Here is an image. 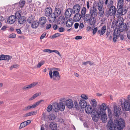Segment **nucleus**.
<instances>
[{
	"label": "nucleus",
	"instance_id": "f257e3e1",
	"mask_svg": "<svg viewBox=\"0 0 130 130\" xmlns=\"http://www.w3.org/2000/svg\"><path fill=\"white\" fill-rule=\"evenodd\" d=\"M115 125H117V127L113 126V121L110 119L108 122L107 127L110 130H123L122 129L125 127V122L124 120L121 118L118 120H115Z\"/></svg>",
	"mask_w": 130,
	"mask_h": 130
},
{
	"label": "nucleus",
	"instance_id": "f03ea898",
	"mask_svg": "<svg viewBox=\"0 0 130 130\" xmlns=\"http://www.w3.org/2000/svg\"><path fill=\"white\" fill-rule=\"evenodd\" d=\"M117 8L118 9L117 12V17H119L125 14L128 8L126 6H123L124 0H117Z\"/></svg>",
	"mask_w": 130,
	"mask_h": 130
},
{
	"label": "nucleus",
	"instance_id": "7ed1b4c3",
	"mask_svg": "<svg viewBox=\"0 0 130 130\" xmlns=\"http://www.w3.org/2000/svg\"><path fill=\"white\" fill-rule=\"evenodd\" d=\"M104 0V5L107 8H109L108 10V14L110 16H115L117 11V9L115 6L113 5V2L112 0Z\"/></svg>",
	"mask_w": 130,
	"mask_h": 130
},
{
	"label": "nucleus",
	"instance_id": "20e7f679",
	"mask_svg": "<svg viewBox=\"0 0 130 130\" xmlns=\"http://www.w3.org/2000/svg\"><path fill=\"white\" fill-rule=\"evenodd\" d=\"M86 112L88 114H91L92 119L95 122H97L96 114V111L93 110L92 107L89 104H88L85 108Z\"/></svg>",
	"mask_w": 130,
	"mask_h": 130
},
{
	"label": "nucleus",
	"instance_id": "39448f33",
	"mask_svg": "<svg viewBox=\"0 0 130 130\" xmlns=\"http://www.w3.org/2000/svg\"><path fill=\"white\" fill-rule=\"evenodd\" d=\"M57 70V69L53 68H52L49 72V75L50 78L54 80L58 81L60 79V75L59 72L57 71L53 70Z\"/></svg>",
	"mask_w": 130,
	"mask_h": 130
},
{
	"label": "nucleus",
	"instance_id": "423d86ee",
	"mask_svg": "<svg viewBox=\"0 0 130 130\" xmlns=\"http://www.w3.org/2000/svg\"><path fill=\"white\" fill-rule=\"evenodd\" d=\"M108 106H106L105 103L102 104L101 105H99L97 111H96V117L97 121L99 119L101 114L103 113H106L105 111L106 110Z\"/></svg>",
	"mask_w": 130,
	"mask_h": 130
},
{
	"label": "nucleus",
	"instance_id": "0eeeda50",
	"mask_svg": "<svg viewBox=\"0 0 130 130\" xmlns=\"http://www.w3.org/2000/svg\"><path fill=\"white\" fill-rule=\"evenodd\" d=\"M127 99V100H124L123 105L122 104V107L123 109L128 111L130 109V95L128 96Z\"/></svg>",
	"mask_w": 130,
	"mask_h": 130
},
{
	"label": "nucleus",
	"instance_id": "6e6552de",
	"mask_svg": "<svg viewBox=\"0 0 130 130\" xmlns=\"http://www.w3.org/2000/svg\"><path fill=\"white\" fill-rule=\"evenodd\" d=\"M65 105L64 104L61 102L58 103L57 104V106H54V108H53V109L54 111L57 112L58 110L60 111H63L65 109Z\"/></svg>",
	"mask_w": 130,
	"mask_h": 130
},
{
	"label": "nucleus",
	"instance_id": "1a4fd4ad",
	"mask_svg": "<svg viewBox=\"0 0 130 130\" xmlns=\"http://www.w3.org/2000/svg\"><path fill=\"white\" fill-rule=\"evenodd\" d=\"M39 24L41 25V27L43 28L45 27L44 25L47 21L46 19L44 17H42L39 19Z\"/></svg>",
	"mask_w": 130,
	"mask_h": 130
},
{
	"label": "nucleus",
	"instance_id": "9d476101",
	"mask_svg": "<svg viewBox=\"0 0 130 130\" xmlns=\"http://www.w3.org/2000/svg\"><path fill=\"white\" fill-rule=\"evenodd\" d=\"M66 105L67 107L69 108H72L74 106L72 100L70 99H69L66 100Z\"/></svg>",
	"mask_w": 130,
	"mask_h": 130
},
{
	"label": "nucleus",
	"instance_id": "9b49d317",
	"mask_svg": "<svg viewBox=\"0 0 130 130\" xmlns=\"http://www.w3.org/2000/svg\"><path fill=\"white\" fill-rule=\"evenodd\" d=\"M120 32L118 31V29H115L113 38V40L114 42L116 41V39L120 36Z\"/></svg>",
	"mask_w": 130,
	"mask_h": 130
},
{
	"label": "nucleus",
	"instance_id": "f8f14e48",
	"mask_svg": "<svg viewBox=\"0 0 130 130\" xmlns=\"http://www.w3.org/2000/svg\"><path fill=\"white\" fill-rule=\"evenodd\" d=\"M16 18L14 15H11L9 17L7 22L8 23L11 24L14 23L16 21Z\"/></svg>",
	"mask_w": 130,
	"mask_h": 130
},
{
	"label": "nucleus",
	"instance_id": "ddd939ff",
	"mask_svg": "<svg viewBox=\"0 0 130 130\" xmlns=\"http://www.w3.org/2000/svg\"><path fill=\"white\" fill-rule=\"evenodd\" d=\"M80 7L78 5H75L72 9V12L73 14L78 13L80 11Z\"/></svg>",
	"mask_w": 130,
	"mask_h": 130
},
{
	"label": "nucleus",
	"instance_id": "4468645a",
	"mask_svg": "<svg viewBox=\"0 0 130 130\" xmlns=\"http://www.w3.org/2000/svg\"><path fill=\"white\" fill-rule=\"evenodd\" d=\"M72 9L71 8H69L66 11L65 13V16L66 18H69L71 16V14L73 13L72 12Z\"/></svg>",
	"mask_w": 130,
	"mask_h": 130
},
{
	"label": "nucleus",
	"instance_id": "2eb2a0df",
	"mask_svg": "<svg viewBox=\"0 0 130 130\" xmlns=\"http://www.w3.org/2000/svg\"><path fill=\"white\" fill-rule=\"evenodd\" d=\"M113 108L114 114L117 117L121 111V108L119 106L116 105L114 106Z\"/></svg>",
	"mask_w": 130,
	"mask_h": 130
},
{
	"label": "nucleus",
	"instance_id": "dca6fc26",
	"mask_svg": "<svg viewBox=\"0 0 130 130\" xmlns=\"http://www.w3.org/2000/svg\"><path fill=\"white\" fill-rule=\"evenodd\" d=\"M44 15L46 17H48L50 16L52 12V9L51 7H46L44 10Z\"/></svg>",
	"mask_w": 130,
	"mask_h": 130
},
{
	"label": "nucleus",
	"instance_id": "f3484780",
	"mask_svg": "<svg viewBox=\"0 0 130 130\" xmlns=\"http://www.w3.org/2000/svg\"><path fill=\"white\" fill-rule=\"evenodd\" d=\"M56 15L54 13H51L48 17V20L50 23H52L56 19Z\"/></svg>",
	"mask_w": 130,
	"mask_h": 130
},
{
	"label": "nucleus",
	"instance_id": "a211bd4d",
	"mask_svg": "<svg viewBox=\"0 0 130 130\" xmlns=\"http://www.w3.org/2000/svg\"><path fill=\"white\" fill-rule=\"evenodd\" d=\"M119 27L118 31L119 32H123L124 31H125L126 29V24L125 23H123L122 24L118 26Z\"/></svg>",
	"mask_w": 130,
	"mask_h": 130
},
{
	"label": "nucleus",
	"instance_id": "6ab92c4d",
	"mask_svg": "<svg viewBox=\"0 0 130 130\" xmlns=\"http://www.w3.org/2000/svg\"><path fill=\"white\" fill-rule=\"evenodd\" d=\"M90 13L91 17H95L98 14V10L97 9H91L90 10Z\"/></svg>",
	"mask_w": 130,
	"mask_h": 130
},
{
	"label": "nucleus",
	"instance_id": "aec40b11",
	"mask_svg": "<svg viewBox=\"0 0 130 130\" xmlns=\"http://www.w3.org/2000/svg\"><path fill=\"white\" fill-rule=\"evenodd\" d=\"M62 11V10L60 8L56 6L55 9L54 13L56 17H58L60 15Z\"/></svg>",
	"mask_w": 130,
	"mask_h": 130
},
{
	"label": "nucleus",
	"instance_id": "412c9836",
	"mask_svg": "<svg viewBox=\"0 0 130 130\" xmlns=\"http://www.w3.org/2000/svg\"><path fill=\"white\" fill-rule=\"evenodd\" d=\"M65 18L64 16H61L58 18L57 23V24H62L64 22Z\"/></svg>",
	"mask_w": 130,
	"mask_h": 130
},
{
	"label": "nucleus",
	"instance_id": "4be33fe9",
	"mask_svg": "<svg viewBox=\"0 0 130 130\" xmlns=\"http://www.w3.org/2000/svg\"><path fill=\"white\" fill-rule=\"evenodd\" d=\"M101 120L103 122L105 123L107 120V115L106 113H103L101 114Z\"/></svg>",
	"mask_w": 130,
	"mask_h": 130
},
{
	"label": "nucleus",
	"instance_id": "5701e85b",
	"mask_svg": "<svg viewBox=\"0 0 130 130\" xmlns=\"http://www.w3.org/2000/svg\"><path fill=\"white\" fill-rule=\"evenodd\" d=\"M90 102L91 105L93 107L95 108L96 107L97 103L96 100L93 99H90Z\"/></svg>",
	"mask_w": 130,
	"mask_h": 130
},
{
	"label": "nucleus",
	"instance_id": "b1692460",
	"mask_svg": "<svg viewBox=\"0 0 130 130\" xmlns=\"http://www.w3.org/2000/svg\"><path fill=\"white\" fill-rule=\"evenodd\" d=\"M106 27L105 26H103L101 30L98 31L97 33L98 34H100V36L103 35L105 32L106 30Z\"/></svg>",
	"mask_w": 130,
	"mask_h": 130
},
{
	"label": "nucleus",
	"instance_id": "393cba45",
	"mask_svg": "<svg viewBox=\"0 0 130 130\" xmlns=\"http://www.w3.org/2000/svg\"><path fill=\"white\" fill-rule=\"evenodd\" d=\"M37 113V111H31L26 113L24 114L23 116L24 117H27L35 115Z\"/></svg>",
	"mask_w": 130,
	"mask_h": 130
},
{
	"label": "nucleus",
	"instance_id": "a878e982",
	"mask_svg": "<svg viewBox=\"0 0 130 130\" xmlns=\"http://www.w3.org/2000/svg\"><path fill=\"white\" fill-rule=\"evenodd\" d=\"M81 18V15L79 13H76L74 17V21L76 22L79 21Z\"/></svg>",
	"mask_w": 130,
	"mask_h": 130
},
{
	"label": "nucleus",
	"instance_id": "bb28decb",
	"mask_svg": "<svg viewBox=\"0 0 130 130\" xmlns=\"http://www.w3.org/2000/svg\"><path fill=\"white\" fill-rule=\"evenodd\" d=\"M39 24V23L38 21H33L31 23V27L33 28H36L38 26Z\"/></svg>",
	"mask_w": 130,
	"mask_h": 130
},
{
	"label": "nucleus",
	"instance_id": "cd10ccee",
	"mask_svg": "<svg viewBox=\"0 0 130 130\" xmlns=\"http://www.w3.org/2000/svg\"><path fill=\"white\" fill-rule=\"evenodd\" d=\"M121 16L119 17V18L117 20V21L116 25L117 26H119L121 24H122L123 23H124L123 22V19L122 17H120ZM117 18H118L117 17Z\"/></svg>",
	"mask_w": 130,
	"mask_h": 130
},
{
	"label": "nucleus",
	"instance_id": "c85d7f7f",
	"mask_svg": "<svg viewBox=\"0 0 130 130\" xmlns=\"http://www.w3.org/2000/svg\"><path fill=\"white\" fill-rule=\"evenodd\" d=\"M73 23V22L72 19H69L67 21L66 25L67 27H70L71 26Z\"/></svg>",
	"mask_w": 130,
	"mask_h": 130
},
{
	"label": "nucleus",
	"instance_id": "c756f323",
	"mask_svg": "<svg viewBox=\"0 0 130 130\" xmlns=\"http://www.w3.org/2000/svg\"><path fill=\"white\" fill-rule=\"evenodd\" d=\"M18 22L20 24H22L26 22V18L23 16L18 19Z\"/></svg>",
	"mask_w": 130,
	"mask_h": 130
},
{
	"label": "nucleus",
	"instance_id": "7c9ffc66",
	"mask_svg": "<svg viewBox=\"0 0 130 130\" xmlns=\"http://www.w3.org/2000/svg\"><path fill=\"white\" fill-rule=\"evenodd\" d=\"M50 128L52 130H56L57 128V124L55 122H51L50 125Z\"/></svg>",
	"mask_w": 130,
	"mask_h": 130
},
{
	"label": "nucleus",
	"instance_id": "2f4dec72",
	"mask_svg": "<svg viewBox=\"0 0 130 130\" xmlns=\"http://www.w3.org/2000/svg\"><path fill=\"white\" fill-rule=\"evenodd\" d=\"M95 18L91 17V18L89 20V21L88 22H89L90 25H93L95 23L96 19Z\"/></svg>",
	"mask_w": 130,
	"mask_h": 130
},
{
	"label": "nucleus",
	"instance_id": "473e14b6",
	"mask_svg": "<svg viewBox=\"0 0 130 130\" xmlns=\"http://www.w3.org/2000/svg\"><path fill=\"white\" fill-rule=\"evenodd\" d=\"M98 15L100 17H103L104 15V8L98 9Z\"/></svg>",
	"mask_w": 130,
	"mask_h": 130
},
{
	"label": "nucleus",
	"instance_id": "72a5a7b5",
	"mask_svg": "<svg viewBox=\"0 0 130 130\" xmlns=\"http://www.w3.org/2000/svg\"><path fill=\"white\" fill-rule=\"evenodd\" d=\"M21 12L20 11H17L15 15V17L16 19H19L20 18L22 17L21 16Z\"/></svg>",
	"mask_w": 130,
	"mask_h": 130
},
{
	"label": "nucleus",
	"instance_id": "f704fd0d",
	"mask_svg": "<svg viewBox=\"0 0 130 130\" xmlns=\"http://www.w3.org/2000/svg\"><path fill=\"white\" fill-rule=\"evenodd\" d=\"M56 116L54 114H52L49 115L48 117V118L50 120H54L56 118Z\"/></svg>",
	"mask_w": 130,
	"mask_h": 130
},
{
	"label": "nucleus",
	"instance_id": "c9c22d12",
	"mask_svg": "<svg viewBox=\"0 0 130 130\" xmlns=\"http://www.w3.org/2000/svg\"><path fill=\"white\" fill-rule=\"evenodd\" d=\"M98 9L104 8L103 7V4L100 1H99L97 3Z\"/></svg>",
	"mask_w": 130,
	"mask_h": 130
},
{
	"label": "nucleus",
	"instance_id": "e433bc0d",
	"mask_svg": "<svg viewBox=\"0 0 130 130\" xmlns=\"http://www.w3.org/2000/svg\"><path fill=\"white\" fill-rule=\"evenodd\" d=\"M91 18L90 15L89 14H87L85 15L84 19L87 22H88L89 21V20Z\"/></svg>",
	"mask_w": 130,
	"mask_h": 130
},
{
	"label": "nucleus",
	"instance_id": "4c0bfd02",
	"mask_svg": "<svg viewBox=\"0 0 130 130\" xmlns=\"http://www.w3.org/2000/svg\"><path fill=\"white\" fill-rule=\"evenodd\" d=\"M35 108V107L33 104L31 106L28 105L23 110H24L26 111L29 110L31 108Z\"/></svg>",
	"mask_w": 130,
	"mask_h": 130
},
{
	"label": "nucleus",
	"instance_id": "58836bf2",
	"mask_svg": "<svg viewBox=\"0 0 130 130\" xmlns=\"http://www.w3.org/2000/svg\"><path fill=\"white\" fill-rule=\"evenodd\" d=\"M88 105L85 101L82 100V108H85Z\"/></svg>",
	"mask_w": 130,
	"mask_h": 130
},
{
	"label": "nucleus",
	"instance_id": "ea45409f",
	"mask_svg": "<svg viewBox=\"0 0 130 130\" xmlns=\"http://www.w3.org/2000/svg\"><path fill=\"white\" fill-rule=\"evenodd\" d=\"M39 94L38 93H37L35 94H34V95L33 96H32L29 99V100H32L35 99L37 97L39 96Z\"/></svg>",
	"mask_w": 130,
	"mask_h": 130
},
{
	"label": "nucleus",
	"instance_id": "a19ab883",
	"mask_svg": "<svg viewBox=\"0 0 130 130\" xmlns=\"http://www.w3.org/2000/svg\"><path fill=\"white\" fill-rule=\"evenodd\" d=\"M30 86V85H27L24 87L22 88V89L24 90H27L31 88Z\"/></svg>",
	"mask_w": 130,
	"mask_h": 130
},
{
	"label": "nucleus",
	"instance_id": "79ce46f5",
	"mask_svg": "<svg viewBox=\"0 0 130 130\" xmlns=\"http://www.w3.org/2000/svg\"><path fill=\"white\" fill-rule=\"evenodd\" d=\"M25 4L24 0H21L19 2L21 8H22L24 6Z\"/></svg>",
	"mask_w": 130,
	"mask_h": 130
},
{
	"label": "nucleus",
	"instance_id": "37998d69",
	"mask_svg": "<svg viewBox=\"0 0 130 130\" xmlns=\"http://www.w3.org/2000/svg\"><path fill=\"white\" fill-rule=\"evenodd\" d=\"M25 122H25V121H24V122H23L22 123H21L19 127L20 129L26 126V124Z\"/></svg>",
	"mask_w": 130,
	"mask_h": 130
},
{
	"label": "nucleus",
	"instance_id": "c03bdc74",
	"mask_svg": "<svg viewBox=\"0 0 130 130\" xmlns=\"http://www.w3.org/2000/svg\"><path fill=\"white\" fill-rule=\"evenodd\" d=\"M44 100H40L39 101L36 102L35 103H34V104H33L35 107V108L38 105H39L40 103L42 102H43Z\"/></svg>",
	"mask_w": 130,
	"mask_h": 130
},
{
	"label": "nucleus",
	"instance_id": "a18cd8bd",
	"mask_svg": "<svg viewBox=\"0 0 130 130\" xmlns=\"http://www.w3.org/2000/svg\"><path fill=\"white\" fill-rule=\"evenodd\" d=\"M39 84V83L38 82H36L30 84L31 87V88L34 87L35 86Z\"/></svg>",
	"mask_w": 130,
	"mask_h": 130
},
{
	"label": "nucleus",
	"instance_id": "49530a36",
	"mask_svg": "<svg viewBox=\"0 0 130 130\" xmlns=\"http://www.w3.org/2000/svg\"><path fill=\"white\" fill-rule=\"evenodd\" d=\"M52 105H49L47 108V111L48 112H49L52 110Z\"/></svg>",
	"mask_w": 130,
	"mask_h": 130
},
{
	"label": "nucleus",
	"instance_id": "de8ad7c7",
	"mask_svg": "<svg viewBox=\"0 0 130 130\" xmlns=\"http://www.w3.org/2000/svg\"><path fill=\"white\" fill-rule=\"evenodd\" d=\"M86 12V9L85 7H83L82 9V15H83L84 16Z\"/></svg>",
	"mask_w": 130,
	"mask_h": 130
},
{
	"label": "nucleus",
	"instance_id": "09e8293b",
	"mask_svg": "<svg viewBox=\"0 0 130 130\" xmlns=\"http://www.w3.org/2000/svg\"><path fill=\"white\" fill-rule=\"evenodd\" d=\"M88 96L85 94H82V99L83 100H87L88 99Z\"/></svg>",
	"mask_w": 130,
	"mask_h": 130
},
{
	"label": "nucleus",
	"instance_id": "8fccbe9b",
	"mask_svg": "<svg viewBox=\"0 0 130 130\" xmlns=\"http://www.w3.org/2000/svg\"><path fill=\"white\" fill-rule=\"evenodd\" d=\"M107 109L108 116L109 117H110L112 115V111L111 109L108 108V107H107Z\"/></svg>",
	"mask_w": 130,
	"mask_h": 130
},
{
	"label": "nucleus",
	"instance_id": "3c124183",
	"mask_svg": "<svg viewBox=\"0 0 130 130\" xmlns=\"http://www.w3.org/2000/svg\"><path fill=\"white\" fill-rule=\"evenodd\" d=\"M44 61H42L40 62H39L37 65V67L38 68H40L41 66L44 64Z\"/></svg>",
	"mask_w": 130,
	"mask_h": 130
},
{
	"label": "nucleus",
	"instance_id": "603ef678",
	"mask_svg": "<svg viewBox=\"0 0 130 130\" xmlns=\"http://www.w3.org/2000/svg\"><path fill=\"white\" fill-rule=\"evenodd\" d=\"M74 103L75 105V108L79 110V107L78 104H77V102L75 101L74 102Z\"/></svg>",
	"mask_w": 130,
	"mask_h": 130
},
{
	"label": "nucleus",
	"instance_id": "864d4df0",
	"mask_svg": "<svg viewBox=\"0 0 130 130\" xmlns=\"http://www.w3.org/2000/svg\"><path fill=\"white\" fill-rule=\"evenodd\" d=\"M5 59H4L5 60H9L10 59L12 58L11 56H9V55H5Z\"/></svg>",
	"mask_w": 130,
	"mask_h": 130
},
{
	"label": "nucleus",
	"instance_id": "5fc2aeb1",
	"mask_svg": "<svg viewBox=\"0 0 130 130\" xmlns=\"http://www.w3.org/2000/svg\"><path fill=\"white\" fill-rule=\"evenodd\" d=\"M16 37V35L15 34L12 33V34L10 35L9 36V38H14Z\"/></svg>",
	"mask_w": 130,
	"mask_h": 130
},
{
	"label": "nucleus",
	"instance_id": "6e6d98bb",
	"mask_svg": "<svg viewBox=\"0 0 130 130\" xmlns=\"http://www.w3.org/2000/svg\"><path fill=\"white\" fill-rule=\"evenodd\" d=\"M43 52L51 53L52 52V50H51L49 49H46L44 50H43Z\"/></svg>",
	"mask_w": 130,
	"mask_h": 130
},
{
	"label": "nucleus",
	"instance_id": "4d7b16f0",
	"mask_svg": "<svg viewBox=\"0 0 130 130\" xmlns=\"http://www.w3.org/2000/svg\"><path fill=\"white\" fill-rule=\"evenodd\" d=\"M60 35V34L59 33H56L53 35V36H52V38H55L59 36Z\"/></svg>",
	"mask_w": 130,
	"mask_h": 130
},
{
	"label": "nucleus",
	"instance_id": "13d9d810",
	"mask_svg": "<svg viewBox=\"0 0 130 130\" xmlns=\"http://www.w3.org/2000/svg\"><path fill=\"white\" fill-rule=\"evenodd\" d=\"M19 66L18 64H15L11 66L10 68V70H12L13 68H16L18 67Z\"/></svg>",
	"mask_w": 130,
	"mask_h": 130
},
{
	"label": "nucleus",
	"instance_id": "bf43d9fd",
	"mask_svg": "<svg viewBox=\"0 0 130 130\" xmlns=\"http://www.w3.org/2000/svg\"><path fill=\"white\" fill-rule=\"evenodd\" d=\"M52 52H55L56 54H58L60 57L61 56V54L59 52L56 50H52Z\"/></svg>",
	"mask_w": 130,
	"mask_h": 130
},
{
	"label": "nucleus",
	"instance_id": "052dcab7",
	"mask_svg": "<svg viewBox=\"0 0 130 130\" xmlns=\"http://www.w3.org/2000/svg\"><path fill=\"white\" fill-rule=\"evenodd\" d=\"M93 30V35H94L98 30V28L96 27L94 28L93 29H92V30Z\"/></svg>",
	"mask_w": 130,
	"mask_h": 130
},
{
	"label": "nucleus",
	"instance_id": "680f3d73",
	"mask_svg": "<svg viewBox=\"0 0 130 130\" xmlns=\"http://www.w3.org/2000/svg\"><path fill=\"white\" fill-rule=\"evenodd\" d=\"M65 29L63 27H61L59 28L58 29V31L60 32H62L64 31Z\"/></svg>",
	"mask_w": 130,
	"mask_h": 130
},
{
	"label": "nucleus",
	"instance_id": "e2e57ef3",
	"mask_svg": "<svg viewBox=\"0 0 130 130\" xmlns=\"http://www.w3.org/2000/svg\"><path fill=\"white\" fill-rule=\"evenodd\" d=\"M97 5V4L96 2H94L93 4V7H92V9H96V7Z\"/></svg>",
	"mask_w": 130,
	"mask_h": 130
},
{
	"label": "nucleus",
	"instance_id": "0e129e2a",
	"mask_svg": "<svg viewBox=\"0 0 130 130\" xmlns=\"http://www.w3.org/2000/svg\"><path fill=\"white\" fill-rule=\"evenodd\" d=\"M46 34L45 33H43L41 35L40 37V39H42L44 38Z\"/></svg>",
	"mask_w": 130,
	"mask_h": 130
},
{
	"label": "nucleus",
	"instance_id": "69168bd1",
	"mask_svg": "<svg viewBox=\"0 0 130 130\" xmlns=\"http://www.w3.org/2000/svg\"><path fill=\"white\" fill-rule=\"evenodd\" d=\"M5 55H0V60H4L5 59Z\"/></svg>",
	"mask_w": 130,
	"mask_h": 130
},
{
	"label": "nucleus",
	"instance_id": "338daca9",
	"mask_svg": "<svg viewBox=\"0 0 130 130\" xmlns=\"http://www.w3.org/2000/svg\"><path fill=\"white\" fill-rule=\"evenodd\" d=\"M7 28V27L6 26H3L1 28V30L3 31L5 30Z\"/></svg>",
	"mask_w": 130,
	"mask_h": 130
},
{
	"label": "nucleus",
	"instance_id": "774afa93",
	"mask_svg": "<svg viewBox=\"0 0 130 130\" xmlns=\"http://www.w3.org/2000/svg\"><path fill=\"white\" fill-rule=\"evenodd\" d=\"M16 31L18 34H22V32L21 30L19 29H16Z\"/></svg>",
	"mask_w": 130,
	"mask_h": 130
}]
</instances>
